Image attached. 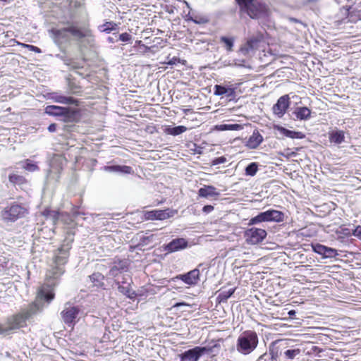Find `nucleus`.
Listing matches in <instances>:
<instances>
[{"mask_svg": "<svg viewBox=\"0 0 361 361\" xmlns=\"http://www.w3.org/2000/svg\"><path fill=\"white\" fill-rule=\"evenodd\" d=\"M176 279L183 281L185 284L194 286L198 283L200 279V271L197 269H195L185 274L177 276Z\"/></svg>", "mask_w": 361, "mask_h": 361, "instance_id": "nucleus-17", "label": "nucleus"}, {"mask_svg": "<svg viewBox=\"0 0 361 361\" xmlns=\"http://www.w3.org/2000/svg\"><path fill=\"white\" fill-rule=\"evenodd\" d=\"M23 167L25 170H27L28 171H31V172L35 171L39 169L38 166L35 164L32 163L29 159H26V161L25 162V165H23Z\"/></svg>", "mask_w": 361, "mask_h": 361, "instance_id": "nucleus-43", "label": "nucleus"}, {"mask_svg": "<svg viewBox=\"0 0 361 361\" xmlns=\"http://www.w3.org/2000/svg\"><path fill=\"white\" fill-rule=\"evenodd\" d=\"M188 246V241L183 238H177L173 239L171 242L164 245V250L168 253L178 252L187 248Z\"/></svg>", "mask_w": 361, "mask_h": 361, "instance_id": "nucleus-14", "label": "nucleus"}, {"mask_svg": "<svg viewBox=\"0 0 361 361\" xmlns=\"http://www.w3.org/2000/svg\"><path fill=\"white\" fill-rule=\"evenodd\" d=\"M1 1H6L7 0H0Z\"/></svg>", "mask_w": 361, "mask_h": 361, "instance_id": "nucleus-61", "label": "nucleus"}, {"mask_svg": "<svg viewBox=\"0 0 361 361\" xmlns=\"http://www.w3.org/2000/svg\"><path fill=\"white\" fill-rule=\"evenodd\" d=\"M187 130V128L184 126H178L175 127L167 126L164 132L167 135L176 136L180 135Z\"/></svg>", "mask_w": 361, "mask_h": 361, "instance_id": "nucleus-32", "label": "nucleus"}, {"mask_svg": "<svg viewBox=\"0 0 361 361\" xmlns=\"http://www.w3.org/2000/svg\"><path fill=\"white\" fill-rule=\"evenodd\" d=\"M214 210V207L212 205H205L202 208L203 212L208 214Z\"/></svg>", "mask_w": 361, "mask_h": 361, "instance_id": "nucleus-49", "label": "nucleus"}, {"mask_svg": "<svg viewBox=\"0 0 361 361\" xmlns=\"http://www.w3.org/2000/svg\"><path fill=\"white\" fill-rule=\"evenodd\" d=\"M50 98L55 102L63 104H75L78 105V101L73 97H68L62 95L58 92H52L50 94Z\"/></svg>", "mask_w": 361, "mask_h": 361, "instance_id": "nucleus-19", "label": "nucleus"}, {"mask_svg": "<svg viewBox=\"0 0 361 361\" xmlns=\"http://www.w3.org/2000/svg\"><path fill=\"white\" fill-rule=\"evenodd\" d=\"M128 262L126 259H115L112 266L109 271V276L116 277L119 274L126 271L128 270Z\"/></svg>", "mask_w": 361, "mask_h": 361, "instance_id": "nucleus-16", "label": "nucleus"}, {"mask_svg": "<svg viewBox=\"0 0 361 361\" xmlns=\"http://www.w3.org/2000/svg\"><path fill=\"white\" fill-rule=\"evenodd\" d=\"M343 234L346 235H351L352 234V229L350 230V229H343Z\"/></svg>", "mask_w": 361, "mask_h": 361, "instance_id": "nucleus-54", "label": "nucleus"}, {"mask_svg": "<svg viewBox=\"0 0 361 361\" xmlns=\"http://www.w3.org/2000/svg\"><path fill=\"white\" fill-rule=\"evenodd\" d=\"M348 18L349 20L351 22L361 20V8L355 7L353 8L352 11H349Z\"/></svg>", "mask_w": 361, "mask_h": 361, "instance_id": "nucleus-34", "label": "nucleus"}, {"mask_svg": "<svg viewBox=\"0 0 361 361\" xmlns=\"http://www.w3.org/2000/svg\"><path fill=\"white\" fill-rule=\"evenodd\" d=\"M261 42L260 37H252L247 39V42L240 48V51L244 54H247L250 51L255 50L258 48Z\"/></svg>", "mask_w": 361, "mask_h": 361, "instance_id": "nucleus-23", "label": "nucleus"}, {"mask_svg": "<svg viewBox=\"0 0 361 361\" xmlns=\"http://www.w3.org/2000/svg\"><path fill=\"white\" fill-rule=\"evenodd\" d=\"M71 36H73L77 39L87 38V41L90 43L94 41V36L92 31L87 27H78L75 25L68 26Z\"/></svg>", "mask_w": 361, "mask_h": 361, "instance_id": "nucleus-13", "label": "nucleus"}, {"mask_svg": "<svg viewBox=\"0 0 361 361\" xmlns=\"http://www.w3.org/2000/svg\"><path fill=\"white\" fill-rule=\"evenodd\" d=\"M269 360V355H268L267 353H264L259 356V357L257 359V361H267Z\"/></svg>", "mask_w": 361, "mask_h": 361, "instance_id": "nucleus-51", "label": "nucleus"}, {"mask_svg": "<svg viewBox=\"0 0 361 361\" xmlns=\"http://www.w3.org/2000/svg\"><path fill=\"white\" fill-rule=\"evenodd\" d=\"M219 195L220 192L213 185H204L202 188H200L198 190V195L200 197H216L219 196Z\"/></svg>", "mask_w": 361, "mask_h": 361, "instance_id": "nucleus-25", "label": "nucleus"}, {"mask_svg": "<svg viewBox=\"0 0 361 361\" xmlns=\"http://www.w3.org/2000/svg\"><path fill=\"white\" fill-rule=\"evenodd\" d=\"M43 216L47 221H50L53 224L61 221L66 224L70 225L75 221H78L79 217L84 215V213L78 211V209H73L72 214L59 213V212L50 209H45L42 212Z\"/></svg>", "mask_w": 361, "mask_h": 361, "instance_id": "nucleus-5", "label": "nucleus"}, {"mask_svg": "<svg viewBox=\"0 0 361 361\" xmlns=\"http://www.w3.org/2000/svg\"><path fill=\"white\" fill-rule=\"evenodd\" d=\"M216 128L221 131L239 130L242 128L240 124H221L216 126Z\"/></svg>", "mask_w": 361, "mask_h": 361, "instance_id": "nucleus-35", "label": "nucleus"}, {"mask_svg": "<svg viewBox=\"0 0 361 361\" xmlns=\"http://www.w3.org/2000/svg\"><path fill=\"white\" fill-rule=\"evenodd\" d=\"M82 313L80 306L71 302H66L62 311L61 317L63 323L69 327H73L78 322L80 314Z\"/></svg>", "mask_w": 361, "mask_h": 361, "instance_id": "nucleus-7", "label": "nucleus"}, {"mask_svg": "<svg viewBox=\"0 0 361 361\" xmlns=\"http://www.w3.org/2000/svg\"><path fill=\"white\" fill-rule=\"evenodd\" d=\"M188 305L184 302H176V304H174L173 305V307H181V306H188Z\"/></svg>", "mask_w": 361, "mask_h": 361, "instance_id": "nucleus-53", "label": "nucleus"}, {"mask_svg": "<svg viewBox=\"0 0 361 361\" xmlns=\"http://www.w3.org/2000/svg\"><path fill=\"white\" fill-rule=\"evenodd\" d=\"M19 44L23 46V47H26L30 51H34V52H36V53H42L41 49L39 47H35L34 45L27 44H23V43H19Z\"/></svg>", "mask_w": 361, "mask_h": 361, "instance_id": "nucleus-44", "label": "nucleus"}, {"mask_svg": "<svg viewBox=\"0 0 361 361\" xmlns=\"http://www.w3.org/2000/svg\"><path fill=\"white\" fill-rule=\"evenodd\" d=\"M135 43L136 44L143 47L145 51H149L151 49V47L145 46L144 44H142V41L140 40L136 41Z\"/></svg>", "mask_w": 361, "mask_h": 361, "instance_id": "nucleus-50", "label": "nucleus"}, {"mask_svg": "<svg viewBox=\"0 0 361 361\" xmlns=\"http://www.w3.org/2000/svg\"><path fill=\"white\" fill-rule=\"evenodd\" d=\"M258 343L257 334L253 330H246L238 336L235 348L240 355H247L257 348Z\"/></svg>", "mask_w": 361, "mask_h": 361, "instance_id": "nucleus-3", "label": "nucleus"}, {"mask_svg": "<svg viewBox=\"0 0 361 361\" xmlns=\"http://www.w3.org/2000/svg\"><path fill=\"white\" fill-rule=\"evenodd\" d=\"M54 42L58 44L70 42L71 34L68 27L63 29H54L51 30Z\"/></svg>", "mask_w": 361, "mask_h": 361, "instance_id": "nucleus-15", "label": "nucleus"}, {"mask_svg": "<svg viewBox=\"0 0 361 361\" xmlns=\"http://www.w3.org/2000/svg\"><path fill=\"white\" fill-rule=\"evenodd\" d=\"M295 152H291L290 154H289V156H295Z\"/></svg>", "mask_w": 361, "mask_h": 361, "instance_id": "nucleus-58", "label": "nucleus"}, {"mask_svg": "<svg viewBox=\"0 0 361 361\" xmlns=\"http://www.w3.org/2000/svg\"><path fill=\"white\" fill-rule=\"evenodd\" d=\"M156 40L162 41L160 38H155Z\"/></svg>", "mask_w": 361, "mask_h": 361, "instance_id": "nucleus-60", "label": "nucleus"}, {"mask_svg": "<svg viewBox=\"0 0 361 361\" xmlns=\"http://www.w3.org/2000/svg\"><path fill=\"white\" fill-rule=\"evenodd\" d=\"M80 112L78 109L66 107V111L62 116L64 122H76L80 119Z\"/></svg>", "mask_w": 361, "mask_h": 361, "instance_id": "nucleus-21", "label": "nucleus"}, {"mask_svg": "<svg viewBox=\"0 0 361 361\" xmlns=\"http://www.w3.org/2000/svg\"><path fill=\"white\" fill-rule=\"evenodd\" d=\"M267 235V231L264 229L252 227L245 231L244 237L248 244L257 245L262 242Z\"/></svg>", "mask_w": 361, "mask_h": 361, "instance_id": "nucleus-10", "label": "nucleus"}, {"mask_svg": "<svg viewBox=\"0 0 361 361\" xmlns=\"http://www.w3.org/2000/svg\"><path fill=\"white\" fill-rule=\"evenodd\" d=\"M176 61H177V59L174 57V58H173L171 60H170V61H169V63H169V65H173V64H175V63H176Z\"/></svg>", "mask_w": 361, "mask_h": 361, "instance_id": "nucleus-55", "label": "nucleus"}, {"mask_svg": "<svg viewBox=\"0 0 361 361\" xmlns=\"http://www.w3.org/2000/svg\"><path fill=\"white\" fill-rule=\"evenodd\" d=\"M104 171L111 173L130 174L133 172V169L128 166L111 165L103 167Z\"/></svg>", "mask_w": 361, "mask_h": 361, "instance_id": "nucleus-26", "label": "nucleus"}, {"mask_svg": "<svg viewBox=\"0 0 361 361\" xmlns=\"http://www.w3.org/2000/svg\"><path fill=\"white\" fill-rule=\"evenodd\" d=\"M219 347L217 343L213 345L196 346L181 353L179 355L180 361H198L203 355L212 353L214 348Z\"/></svg>", "mask_w": 361, "mask_h": 361, "instance_id": "nucleus-8", "label": "nucleus"}, {"mask_svg": "<svg viewBox=\"0 0 361 361\" xmlns=\"http://www.w3.org/2000/svg\"><path fill=\"white\" fill-rule=\"evenodd\" d=\"M27 214V209L20 204L13 202L4 208L1 218L6 222H15L24 218Z\"/></svg>", "mask_w": 361, "mask_h": 361, "instance_id": "nucleus-6", "label": "nucleus"}, {"mask_svg": "<svg viewBox=\"0 0 361 361\" xmlns=\"http://www.w3.org/2000/svg\"><path fill=\"white\" fill-rule=\"evenodd\" d=\"M284 220V214L279 210L269 209L259 213L257 216L251 218L248 225H255L262 222H282Z\"/></svg>", "mask_w": 361, "mask_h": 361, "instance_id": "nucleus-9", "label": "nucleus"}, {"mask_svg": "<svg viewBox=\"0 0 361 361\" xmlns=\"http://www.w3.org/2000/svg\"><path fill=\"white\" fill-rule=\"evenodd\" d=\"M220 42L224 43L228 51H231L234 45L235 39L233 37L222 36L220 37Z\"/></svg>", "mask_w": 361, "mask_h": 361, "instance_id": "nucleus-37", "label": "nucleus"}, {"mask_svg": "<svg viewBox=\"0 0 361 361\" xmlns=\"http://www.w3.org/2000/svg\"><path fill=\"white\" fill-rule=\"evenodd\" d=\"M274 129L277 130L283 135L292 139H303L305 137V135L303 133L290 130L283 126H274Z\"/></svg>", "mask_w": 361, "mask_h": 361, "instance_id": "nucleus-24", "label": "nucleus"}, {"mask_svg": "<svg viewBox=\"0 0 361 361\" xmlns=\"http://www.w3.org/2000/svg\"><path fill=\"white\" fill-rule=\"evenodd\" d=\"M214 94L216 96L225 94L226 97L231 99L235 96V89L232 87L216 85L214 87Z\"/></svg>", "mask_w": 361, "mask_h": 361, "instance_id": "nucleus-20", "label": "nucleus"}, {"mask_svg": "<svg viewBox=\"0 0 361 361\" xmlns=\"http://www.w3.org/2000/svg\"><path fill=\"white\" fill-rule=\"evenodd\" d=\"M131 35L128 32H123L119 35V39L125 42H129L131 39Z\"/></svg>", "mask_w": 361, "mask_h": 361, "instance_id": "nucleus-47", "label": "nucleus"}, {"mask_svg": "<svg viewBox=\"0 0 361 361\" xmlns=\"http://www.w3.org/2000/svg\"><path fill=\"white\" fill-rule=\"evenodd\" d=\"M9 181L13 185H23L25 183V178L20 175L11 173L8 176Z\"/></svg>", "mask_w": 361, "mask_h": 361, "instance_id": "nucleus-36", "label": "nucleus"}, {"mask_svg": "<svg viewBox=\"0 0 361 361\" xmlns=\"http://www.w3.org/2000/svg\"><path fill=\"white\" fill-rule=\"evenodd\" d=\"M42 310V305L41 302L38 300L30 304L26 308L23 310L20 314L13 317V321L8 327H0V334H6L14 329H19L22 326L23 323L30 319L33 315L41 312Z\"/></svg>", "mask_w": 361, "mask_h": 361, "instance_id": "nucleus-2", "label": "nucleus"}, {"mask_svg": "<svg viewBox=\"0 0 361 361\" xmlns=\"http://www.w3.org/2000/svg\"><path fill=\"white\" fill-rule=\"evenodd\" d=\"M74 235L75 232L72 230L66 232L63 243L54 255L51 268L48 269L46 274V282L42 288L39 295L42 298L46 300L48 302L54 299V294L52 291L46 293L45 286L49 288L55 286L57 284L58 279L64 273L63 266L68 261L69 250L71 249Z\"/></svg>", "mask_w": 361, "mask_h": 361, "instance_id": "nucleus-1", "label": "nucleus"}, {"mask_svg": "<svg viewBox=\"0 0 361 361\" xmlns=\"http://www.w3.org/2000/svg\"><path fill=\"white\" fill-rule=\"evenodd\" d=\"M177 210L167 208L166 209H154L152 211H147L145 213V219L146 220H165L173 217L177 214Z\"/></svg>", "mask_w": 361, "mask_h": 361, "instance_id": "nucleus-11", "label": "nucleus"}, {"mask_svg": "<svg viewBox=\"0 0 361 361\" xmlns=\"http://www.w3.org/2000/svg\"><path fill=\"white\" fill-rule=\"evenodd\" d=\"M345 134L343 130L332 131L329 134V140L334 144H341L344 141Z\"/></svg>", "mask_w": 361, "mask_h": 361, "instance_id": "nucleus-31", "label": "nucleus"}, {"mask_svg": "<svg viewBox=\"0 0 361 361\" xmlns=\"http://www.w3.org/2000/svg\"><path fill=\"white\" fill-rule=\"evenodd\" d=\"M293 114L296 118L299 120H307L311 116V111L306 106L297 107Z\"/></svg>", "mask_w": 361, "mask_h": 361, "instance_id": "nucleus-28", "label": "nucleus"}, {"mask_svg": "<svg viewBox=\"0 0 361 361\" xmlns=\"http://www.w3.org/2000/svg\"><path fill=\"white\" fill-rule=\"evenodd\" d=\"M294 314H295V311H294V310H290V311H289V312H288V314H289L290 316L293 315Z\"/></svg>", "mask_w": 361, "mask_h": 361, "instance_id": "nucleus-56", "label": "nucleus"}, {"mask_svg": "<svg viewBox=\"0 0 361 361\" xmlns=\"http://www.w3.org/2000/svg\"><path fill=\"white\" fill-rule=\"evenodd\" d=\"M72 67H73V68H79V66H75V65H73V66H72Z\"/></svg>", "mask_w": 361, "mask_h": 361, "instance_id": "nucleus-59", "label": "nucleus"}, {"mask_svg": "<svg viewBox=\"0 0 361 361\" xmlns=\"http://www.w3.org/2000/svg\"><path fill=\"white\" fill-rule=\"evenodd\" d=\"M54 169L53 166H51L50 171L49 172L47 175L48 178H54L56 180H57L59 178V173L60 171H54Z\"/></svg>", "mask_w": 361, "mask_h": 361, "instance_id": "nucleus-45", "label": "nucleus"}, {"mask_svg": "<svg viewBox=\"0 0 361 361\" xmlns=\"http://www.w3.org/2000/svg\"><path fill=\"white\" fill-rule=\"evenodd\" d=\"M268 355H269V360L271 361H277V359L279 357V348L276 347L269 348V353H267Z\"/></svg>", "mask_w": 361, "mask_h": 361, "instance_id": "nucleus-42", "label": "nucleus"}, {"mask_svg": "<svg viewBox=\"0 0 361 361\" xmlns=\"http://www.w3.org/2000/svg\"><path fill=\"white\" fill-rule=\"evenodd\" d=\"M6 356L8 357H11V353L9 352H6Z\"/></svg>", "mask_w": 361, "mask_h": 361, "instance_id": "nucleus-57", "label": "nucleus"}, {"mask_svg": "<svg viewBox=\"0 0 361 361\" xmlns=\"http://www.w3.org/2000/svg\"><path fill=\"white\" fill-rule=\"evenodd\" d=\"M290 102L288 94L280 97L272 107V111L278 118H282L289 108Z\"/></svg>", "mask_w": 361, "mask_h": 361, "instance_id": "nucleus-12", "label": "nucleus"}, {"mask_svg": "<svg viewBox=\"0 0 361 361\" xmlns=\"http://www.w3.org/2000/svg\"><path fill=\"white\" fill-rule=\"evenodd\" d=\"M241 11L247 13L252 18H265L268 16V9L265 4H255V0H235Z\"/></svg>", "mask_w": 361, "mask_h": 361, "instance_id": "nucleus-4", "label": "nucleus"}, {"mask_svg": "<svg viewBox=\"0 0 361 361\" xmlns=\"http://www.w3.org/2000/svg\"><path fill=\"white\" fill-rule=\"evenodd\" d=\"M235 290V288L220 290L217 296V300L219 302H226L234 293Z\"/></svg>", "mask_w": 361, "mask_h": 361, "instance_id": "nucleus-33", "label": "nucleus"}, {"mask_svg": "<svg viewBox=\"0 0 361 361\" xmlns=\"http://www.w3.org/2000/svg\"><path fill=\"white\" fill-rule=\"evenodd\" d=\"M258 171V164L256 162H252L249 164L245 169V175L250 176H254Z\"/></svg>", "mask_w": 361, "mask_h": 361, "instance_id": "nucleus-39", "label": "nucleus"}, {"mask_svg": "<svg viewBox=\"0 0 361 361\" xmlns=\"http://www.w3.org/2000/svg\"><path fill=\"white\" fill-rule=\"evenodd\" d=\"M89 278L94 286H97L98 288H103L104 286V281L105 279V277L101 273H93L92 275L89 276Z\"/></svg>", "mask_w": 361, "mask_h": 361, "instance_id": "nucleus-30", "label": "nucleus"}, {"mask_svg": "<svg viewBox=\"0 0 361 361\" xmlns=\"http://www.w3.org/2000/svg\"><path fill=\"white\" fill-rule=\"evenodd\" d=\"M66 111V107L50 105L45 109V113L50 116L62 117Z\"/></svg>", "mask_w": 361, "mask_h": 361, "instance_id": "nucleus-29", "label": "nucleus"}, {"mask_svg": "<svg viewBox=\"0 0 361 361\" xmlns=\"http://www.w3.org/2000/svg\"><path fill=\"white\" fill-rule=\"evenodd\" d=\"M262 135L257 130H255L246 142V146L251 149H257L263 142Z\"/></svg>", "mask_w": 361, "mask_h": 361, "instance_id": "nucleus-22", "label": "nucleus"}, {"mask_svg": "<svg viewBox=\"0 0 361 361\" xmlns=\"http://www.w3.org/2000/svg\"><path fill=\"white\" fill-rule=\"evenodd\" d=\"M116 24L113 22H106L99 27L101 32L109 33L115 29Z\"/></svg>", "mask_w": 361, "mask_h": 361, "instance_id": "nucleus-41", "label": "nucleus"}, {"mask_svg": "<svg viewBox=\"0 0 361 361\" xmlns=\"http://www.w3.org/2000/svg\"><path fill=\"white\" fill-rule=\"evenodd\" d=\"M300 353L301 350L299 348L288 349L284 352L283 355L286 359L293 360L300 355Z\"/></svg>", "mask_w": 361, "mask_h": 361, "instance_id": "nucleus-38", "label": "nucleus"}, {"mask_svg": "<svg viewBox=\"0 0 361 361\" xmlns=\"http://www.w3.org/2000/svg\"><path fill=\"white\" fill-rule=\"evenodd\" d=\"M56 130V125L55 123H51L48 127V130L51 133L55 132Z\"/></svg>", "mask_w": 361, "mask_h": 361, "instance_id": "nucleus-52", "label": "nucleus"}, {"mask_svg": "<svg viewBox=\"0 0 361 361\" xmlns=\"http://www.w3.org/2000/svg\"><path fill=\"white\" fill-rule=\"evenodd\" d=\"M188 20H191L195 24L198 25L205 24L209 22V19L207 17L202 16H189Z\"/></svg>", "mask_w": 361, "mask_h": 361, "instance_id": "nucleus-40", "label": "nucleus"}, {"mask_svg": "<svg viewBox=\"0 0 361 361\" xmlns=\"http://www.w3.org/2000/svg\"><path fill=\"white\" fill-rule=\"evenodd\" d=\"M118 284V290L121 293L123 294L130 299H133L136 297L137 294L133 290H132L130 283L123 281L122 284H120L119 282Z\"/></svg>", "mask_w": 361, "mask_h": 361, "instance_id": "nucleus-27", "label": "nucleus"}, {"mask_svg": "<svg viewBox=\"0 0 361 361\" xmlns=\"http://www.w3.org/2000/svg\"><path fill=\"white\" fill-rule=\"evenodd\" d=\"M352 235L361 239V226H357L352 229Z\"/></svg>", "mask_w": 361, "mask_h": 361, "instance_id": "nucleus-48", "label": "nucleus"}, {"mask_svg": "<svg viewBox=\"0 0 361 361\" xmlns=\"http://www.w3.org/2000/svg\"><path fill=\"white\" fill-rule=\"evenodd\" d=\"M227 161L226 158L225 157H219L214 159L212 161V164L213 166L219 165L221 164H224Z\"/></svg>", "mask_w": 361, "mask_h": 361, "instance_id": "nucleus-46", "label": "nucleus"}, {"mask_svg": "<svg viewBox=\"0 0 361 361\" xmlns=\"http://www.w3.org/2000/svg\"><path fill=\"white\" fill-rule=\"evenodd\" d=\"M312 249L314 252L322 255L325 258L335 257L337 254L335 249L328 247L319 243L313 245Z\"/></svg>", "mask_w": 361, "mask_h": 361, "instance_id": "nucleus-18", "label": "nucleus"}]
</instances>
